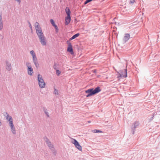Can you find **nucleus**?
Here are the masks:
<instances>
[{
    "instance_id": "393cba45",
    "label": "nucleus",
    "mask_w": 160,
    "mask_h": 160,
    "mask_svg": "<svg viewBox=\"0 0 160 160\" xmlns=\"http://www.w3.org/2000/svg\"><path fill=\"white\" fill-rule=\"evenodd\" d=\"M135 2L134 0H130V3L131 4H132Z\"/></svg>"
},
{
    "instance_id": "6ab92c4d",
    "label": "nucleus",
    "mask_w": 160,
    "mask_h": 160,
    "mask_svg": "<svg viewBox=\"0 0 160 160\" xmlns=\"http://www.w3.org/2000/svg\"><path fill=\"white\" fill-rule=\"evenodd\" d=\"M92 132L94 133H102V131L98 130L95 129L92 131Z\"/></svg>"
},
{
    "instance_id": "412c9836",
    "label": "nucleus",
    "mask_w": 160,
    "mask_h": 160,
    "mask_svg": "<svg viewBox=\"0 0 160 160\" xmlns=\"http://www.w3.org/2000/svg\"><path fill=\"white\" fill-rule=\"evenodd\" d=\"M9 125L10 127L14 126L12 120L9 121Z\"/></svg>"
},
{
    "instance_id": "a878e982",
    "label": "nucleus",
    "mask_w": 160,
    "mask_h": 160,
    "mask_svg": "<svg viewBox=\"0 0 160 160\" xmlns=\"http://www.w3.org/2000/svg\"><path fill=\"white\" fill-rule=\"evenodd\" d=\"M88 94L86 96L87 97H90L91 96H92V94H90L89 93H88Z\"/></svg>"
},
{
    "instance_id": "423d86ee",
    "label": "nucleus",
    "mask_w": 160,
    "mask_h": 160,
    "mask_svg": "<svg viewBox=\"0 0 160 160\" xmlns=\"http://www.w3.org/2000/svg\"><path fill=\"white\" fill-rule=\"evenodd\" d=\"M40 41L41 44L43 46L46 45V38L44 35H42L38 37Z\"/></svg>"
},
{
    "instance_id": "bb28decb",
    "label": "nucleus",
    "mask_w": 160,
    "mask_h": 160,
    "mask_svg": "<svg viewBox=\"0 0 160 160\" xmlns=\"http://www.w3.org/2000/svg\"><path fill=\"white\" fill-rule=\"evenodd\" d=\"M15 1L18 2L20 4L21 2V0H15Z\"/></svg>"
},
{
    "instance_id": "9d476101",
    "label": "nucleus",
    "mask_w": 160,
    "mask_h": 160,
    "mask_svg": "<svg viewBox=\"0 0 160 160\" xmlns=\"http://www.w3.org/2000/svg\"><path fill=\"white\" fill-rule=\"evenodd\" d=\"M30 53L32 56L33 60H35V59H37V57L36 56V54L35 53L34 51H33V50L31 51L30 52Z\"/></svg>"
},
{
    "instance_id": "4468645a",
    "label": "nucleus",
    "mask_w": 160,
    "mask_h": 160,
    "mask_svg": "<svg viewBox=\"0 0 160 160\" xmlns=\"http://www.w3.org/2000/svg\"><path fill=\"white\" fill-rule=\"evenodd\" d=\"M6 69L8 70H10L11 69V65L7 62V63Z\"/></svg>"
},
{
    "instance_id": "4be33fe9",
    "label": "nucleus",
    "mask_w": 160,
    "mask_h": 160,
    "mask_svg": "<svg viewBox=\"0 0 160 160\" xmlns=\"http://www.w3.org/2000/svg\"><path fill=\"white\" fill-rule=\"evenodd\" d=\"M56 74L58 76H59L61 72L60 71H59L58 70H56Z\"/></svg>"
},
{
    "instance_id": "cd10ccee",
    "label": "nucleus",
    "mask_w": 160,
    "mask_h": 160,
    "mask_svg": "<svg viewBox=\"0 0 160 160\" xmlns=\"http://www.w3.org/2000/svg\"><path fill=\"white\" fill-rule=\"evenodd\" d=\"M55 93H56V94H58V90H55Z\"/></svg>"
},
{
    "instance_id": "c756f323",
    "label": "nucleus",
    "mask_w": 160,
    "mask_h": 160,
    "mask_svg": "<svg viewBox=\"0 0 160 160\" xmlns=\"http://www.w3.org/2000/svg\"><path fill=\"white\" fill-rule=\"evenodd\" d=\"M1 124H2V123L1 122V121H0V126H1Z\"/></svg>"
},
{
    "instance_id": "7ed1b4c3",
    "label": "nucleus",
    "mask_w": 160,
    "mask_h": 160,
    "mask_svg": "<svg viewBox=\"0 0 160 160\" xmlns=\"http://www.w3.org/2000/svg\"><path fill=\"white\" fill-rule=\"evenodd\" d=\"M35 28L36 30V33L38 37L42 35H44L41 27L39 26L38 22H36L35 24Z\"/></svg>"
},
{
    "instance_id": "f8f14e48",
    "label": "nucleus",
    "mask_w": 160,
    "mask_h": 160,
    "mask_svg": "<svg viewBox=\"0 0 160 160\" xmlns=\"http://www.w3.org/2000/svg\"><path fill=\"white\" fill-rule=\"evenodd\" d=\"M50 22L55 27V28L56 29V30L58 32V28L57 27V25L55 24L54 21L52 19H51Z\"/></svg>"
},
{
    "instance_id": "6e6552de",
    "label": "nucleus",
    "mask_w": 160,
    "mask_h": 160,
    "mask_svg": "<svg viewBox=\"0 0 160 160\" xmlns=\"http://www.w3.org/2000/svg\"><path fill=\"white\" fill-rule=\"evenodd\" d=\"M130 38V36L129 34L127 33L125 34V35L124 36L123 39V41L125 42H126Z\"/></svg>"
},
{
    "instance_id": "2f4dec72",
    "label": "nucleus",
    "mask_w": 160,
    "mask_h": 160,
    "mask_svg": "<svg viewBox=\"0 0 160 160\" xmlns=\"http://www.w3.org/2000/svg\"><path fill=\"white\" fill-rule=\"evenodd\" d=\"M90 122V121H88V122Z\"/></svg>"
},
{
    "instance_id": "2eb2a0df",
    "label": "nucleus",
    "mask_w": 160,
    "mask_h": 160,
    "mask_svg": "<svg viewBox=\"0 0 160 160\" xmlns=\"http://www.w3.org/2000/svg\"><path fill=\"white\" fill-rule=\"evenodd\" d=\"M2 20V19L1 16L0 15V29H2L3 27V25Z\"/></svg>"
},
{
    "instance_id": "f3484780",
    "label": "nucleus",
    "mask_w": 160,
    "mask_h": 160,
    "mask_svg": "<svg viewBox=\"0 0 160 160\" xmlns=\"http://www.w3.org/2000/svg\"><path fill=\"white\" fill-rule=\"evenodd\" d=\"M11 128L12 133L14 134H15L16 133V132L14 126L11 127Z\"/></svg>"
},
{
    "instance_id": "0eeeda50",
    "label": "nucleus",
    "mask_w": 160,
    "mask_h": 160,
    "mask_svg": "<svg viewBox=\"0 0 160 160\" xmlns=\"http://www.w3.org/2000/svg\"><path fill=\"white\" fill-rule=\"evenodd\" d=\"M67 42L68 44V47L67 48V51L68 52H69L71 54H73V52L72 49V46L71 43L68 41Z\"/></svg>"
},
{
    "instance_id": "f257e3e1",
    "label": "nucleus",
    "mask_w": 160,
    "mask_h": 160,
    "mask_svg": "<svg viewBox=\"0 0 160 160\" xmlns=\"http://www.w3.org/2000/svg\"><path fill=\"white\" fill-rule=\"evenodd\" d=\"M65 11L67 16L65 18V23L66 25H68L70 23L71 20L70 11L69 9L67 7L65 9Z\"/></svg>"
},
{
    "instance_id": "c85d7f7f",
    "label": "nucleus",
    "mask_w": 160,
    "mask_h": 160,
    "mask_svg": "<svg viewBox=\"0 0 160 160\" xmlns=\"http://www.w3.org/2000/svg\"><path fill=\"white\" fill-rule=\"evenodd\" d=\"M29 27H30V28L31 29H32V27L31 24L30 23H29Z\"/></svg>"
},
{
    "instance_id": "5701e85b",
    "label": "nucleus",
    "mask_w": 160,
    "mask_h": 160,
    "mask_svg": "<svg viewBox=\"0 0 160 160\" xmlns=\"http://www.w3.org/2000/svg\"><path fill=\"white\" fill-rule=\"evenodd\" d=\"M47 144L49 147H50V148L52 147L53 145L51 144L50 142L48 141V142H47Z\"/></svg>"
},
{
    "instance_id": "a211bd4d",
    "label": "nucleus",
    "mask_w": 160,
    "mask_h": 160,
    "mask_svg": "<svg viewBox=\"0 0 160 160\" xmlns=\"http://www.w3.org/2000/svg\"><path fill=\"white\" fill-rule=\"evenodd\" d=\"M7 119L9 121L12 120V119L11 116H9L8 115L6 117Z\"/></svg>"
},
{
    "instance_id": "f03ea898",
    "label": "nucleus",
    "mask_w": 160,
    "mask_h": 160,
    "mask_svg": "<svg viewBox=\"0 0 160 160\" xmlns=\"http://www.w3.org/2000/svg\"><path fill=\"white\" fill-rule=\"evenodd\" d=\"M101 91V90L99 87H97L95 89L93 88L89 89L85 91V92L87 93L92 94V95L98 93Z\"/></svg>"
},
{
    "instance_id": "ddd939ff",
    "label": "nucleus",
    "mask_w": 160,
    "mask_h": 160,
    "mask_svg": "<svg viewBox=\"0 0 160 160\" xmlns=\"http://www.w3.org/2000/svg\"><path fill=\"white\" fill-rule=\"evenodd\" d=\"M79 35V33H77V34L74 35L71 38H70L69 39V40L70 41L72 40H73V39L77 37H78Z\"/></svg>"
},
{
    "instance_id": "1a4fd4ad",
    "label": "nucleus",
    "mask_w": 160,
    "mask_h": 160,
    "mask_svg": "<svg viewBox=\"0 0 160 160\" xmlns=\"http://www.w3.org/2000/svg\"><path fill=\"white\" fill-rule=\"evenodd\" d=\"M120 76L122 77L126 78L127 77V70L125 69L123 72L120 74Z\"/></svg>"
},
{
    "instance_id": "b1692460",
    "label": "nucleus",
    "mask_w": 160,
    "mask_h": 160,
    "mask_svg": "<svg viewBox=\"0 0 160 160\" xmlns=\"http://www.w3.org/2000/svg\"><path fill=\"white\" fill-rule=\"evenodd\" d=\"M91 1V0H87L84 3V4H87V3H88L89 2H90Z\"/></svg>"
},
{
    "instance_id": "20e7f679",
    "label": "nucleus",
    "mask_w": 160,
    "mask_h": 160,
    "mask_svg": "<svg viewBox=\"0 0 160 160\" xmlns=\"http://www.w3.org/2000/svg\"><path fill=\"white\" fill-rule=\"evenodd\" d=\"M38 84L40 88H43L45 86V83L42 78V75L38 74Z\"/></svg>"
},
{
    "instance_id": "7c9ffc66",
    "label": "nucleus",
    "mask_w": 160,
    "mask_h": 160,
    "mask_svg": "<svg viewBox=\"0 0 160 160\" xmlns=\"http://www.w3.org/2000/svg\"><path fill=\"white\" fill-rule=\"evenodd\" d=\"M46 114L47 115H48L47 114V113H46ZM47 115L48 116V115Z\"/></svg>"
},
{
    "instance_id": "dca6fc26",
    "label": "nucleus",
    "mask_w": 160,
    "mask_h": 160,
    "mask_svg": "<svg viewBox=\"0 0 160 160\" xmlns=\"http://www.w3.org/2000/svg\"><path fill=\"white\" fill-rule=\"evenodd\" d=\"M33 61L34 63L35 64V66H36V67H38V66L39 64L38 62L37 59L33 60Z\"/></svg>"
},
{
    "instance_id": "39448f33",
    "label": "nucleus",
    "mask_w": 160,
    "mask_h": 160,
    "mask_svg": "<svg viewBox=\"0 0 160 160\" xmlns=\"http://www.w3.org/2000/svg\"><path fill=\"white\" fill-rule=\"evenodd\" d=\"M72 140L71 141V142L74 144L76 148L79 150L81 151L82 149V147L79 144L78 142V141L72 138Z\"/></svg>"
},
{
    "instance_id": "aec40b11",
    "label": "nucleus",
    "mask_w": 160,
    "mask_h": 160,
    "mask_svg": "<svg viewBox=\"0 0 160 160\" xmlns=\"http://www.w3.org/2000/svg\"><path fill=\"white\" fill-rule=\"evenodd\" d=\"M9 125L10 127L14 126L12 120L9 121Z\"/></svg>"
},
{
    "instance_id": "9b49d317",
    "label": "nucleus",
    "mask_w": 160,
    "mask_h": 160,
    "mask_svg": "<svg viewBox=\"0 0 160 160\" xmlns=\"http://www.w3.org/2000/svg\"><path fill=\"white\" fill-rule=\"evenodd\" d=\"M28 74L29 75H32L33 73V69L31 67H28Z\"/></svg>"
}]
</instances>
